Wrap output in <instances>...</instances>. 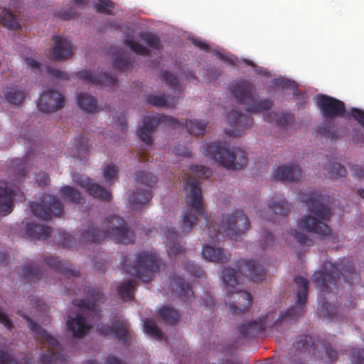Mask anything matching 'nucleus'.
I'll use <instances>...</instances> for the list:
<instances>
[{
	"mask_svg": "<svg viewBox=\"0 0 364 364\" xmlns=\"http://www.w3.org/2000/svg\"><path fill=\"white\" fill-rule=\"evenodd\" d=\"M186 196L187 210L182 215V231L189 233L196 225L198 217L203 218L208 229V235L211 242L218 240L220 232L225 234L232 240H240L245 232L250 228L248 218L242 210L234 211L231 215L223 216L218 228L210 220L203 205L201 188L198 180L188 177L183 181Z\"/></svg>",
	"mask_w": 364,
	"mask_h": 364,
	"instance_id": "f257e3e1",
	"label": "nucleus"
},
{
	"mask_svg": "<svg viewBox=\"0 0 364 364\" xmlns=\"http://www.w3.org/2000/svg\"><path fill=\"white\" fill-rule=\"evenodd\" d=\"M45 263L53 271L60 273L65 279H72L71 283H74L76 279L80 277V272L72 269L66 261L59 260L58 257L53 256L48 257L44 259ZM70 284V287H65V292L68 294H78L81 291L84 294L89 296V299H74L73 304L80 308V313L77 314L75 318H69L66 321V326L68 331L72 332L74 337L82 338L88 331L91 329L92 326L86 321L89 317H92V321L95 318L98 319L100 317V311L97 302L103 301V293L99 288H87L85 287L75 288Z\"/></svg>",
	"mask_w": 364,
	"mask_h": 364,
	"instance_id": "f03ea898",
	"label": "nucleus"
},
{
	"mask_svg": "<svg viewBox=\"0 0 364 364\" xmlns=\"http://www.w3.org/2000/svg\"><path fill=\"white\" fill-rule=\"evenodd\" d=\"M238 270L225 267L222 271V279L226 286V296L229 301V309L234 315L245 312L252 302L251 294L242 291L237 286L240 283V275L254 282L262 281L265 274L263 266L252 259H241L237 262Z\"/></svg>",
	"mask_w": 364,
	"mask_h": 364,
	"instance_id": "7ed1b4c3",
	"label": "nucleus"
},
{
	"mask_svg": "<svg viewBox=\"0 0 364 364\" xmlns=\"http://www.w3.org/2000/svg\"><path fill=\"white\" fill-rule=\"evenodd\" d=\"M294 282L299 289L296 294V305L289 308L277 318L276 311H272L262 316L258 320L242 324L239 327V331L244 338L255 337L263 332L267 327H272L286 318L295 321L303 315L309 290L308 281L304 277L298 276L294 277Z\"/></svg>",
	"mask_w": 364,
	"mask_h": 364,
	"instance_id": "20e7f679",
	"label": "nucleus"
},
{
	"mask_svg": "<svg viewBox=\"0 0 364 364\" xmlns=\"http://www.w3.org/2000/svg\"><path fill=\"white\" fill-rule=\"evenodd\" d=\"M300 201L308 207L307 214L298 222V225L307 232L318 235L320 237H328L331 228L326 224L331 216L329 207L324 204L325 196L318 191L301 193Z\"/></svg>",
	"mask_w": 364,
	"mask_h": 364,
	"instance_id": "39448f33",
	"label": "nucleus"
},
{
	"mask_svg": "<svg viewBox=\"0 0 364 364\" xmlns=\"http://www.w3.org/2000/svg\"><path fill=\"white\" fill-rule=\"evenodd\" d=\"M99 229L93 223L82 228L80 241L82 243H97L109 237L116 242L129 244L134 242V232L124 219L115 215L106 218Z\"/></svg>",
	"mask_w": 364,
	"mask_h": 364,
	"instance_id": "423d86ee",
	"label": "nucleus"
},
{
	"mask_svg": "<svg viewBox=\"0 0 364 364\" xmlns=\"http://www.w3.org/2000/svg\"><path fill=\"white\" fill-rule=\"evenodd\" d=\"M341 278L350 284L360 280L354 264L345 258L340 263L324 262L321 269L314 273L312 282L320 291L330 292L338 289L337 283Z\"/></svg>",
	"mask_w": 364,
	"mask_h": 364,
	"instance_id": "0eeeda50",
	"label": "nucleus"
},
{
	"mask_svg": "<svg viewBox=\"0 0 364 364\" xmlns=\"http://www.w3.org/2000/svg\"><path fill=\"white\" fill-rule=\"evenodd\" d=\"M159 124H164L174 129L185 125L187 132L196 136H203L206 127L205 122L197 120L186 121L184 123L165 114H157L153 117L146 116L144 117L143 125L137 129V135L140 140L147 145H151L153 141L151 135Z\"/></svg>",
	"mask_w": 364,
	"mask_h": 364,
	"instance_id": "6e6552de",
	"label": "nucleus"
},
{
	"mask_svg": "<svg viewBox=\"0 0 364 364\" xmlns=\"http://www.w3.org/2000/svg\"><path fill=\"white\" fill-rule=\"evenodd\" d=\"M17 314L28 321V327L34 333L42 348L46 349L48 351L47 353H43L41 356L40 363L62 364L65 363L66 355L59 342L41 326L32 321L27 315L22 313L21 310H18Z\"/></svg>",
	"mask_w": 364,
	"mask_h": 364,
	"instance_id": "1a4fd4ad",
	"label": "nucleus"
},
{
	"mask_svg": "<svg viewBox=\"0 0 364 364\" xmlns=\"http://www.w3.org/2000/svg\"><path fill=\"white\" fill-rule=\"evenodd\" d=\"M229 145L225 141L207 144L205 155L228 170L240 169L247 164V154L240 148L229 150Z\"/></svg>",
	"mask_w": 364,
	"mask_h": 364,
	"instance_id": "9d476101",
	"label": "nucleus"
},
{
	"mask_svg": "<svg viewBox=\"0 0 364 364\" xmlns=\"http://www.w3.org/2000/svg\"><path fill=\"white\" fill-rule=\"evenodd\" d=\"M230 92L238 103L245 105L247 111L260 113L273 107V101L269 98L256 100L257 95L255 85L247 80H240L231 86Z\"/></svg>",
	"mask_w": 364,
	"mask_h": 364,
	"instance_id": "9b49d317",
	"label": "nucleus"
},
{
	"mask_svg": "<svg viewBox=\"0 0 364 364\" xmlns=\"http://www.w3.org/2000/svg\"><path fill=\"white\" fill-rule=\"evenodd\" d=\"M127 262V259H124L122 263L124 272L145 283L151 282L153 274L159 270L161 265L156 254L149 251L137 253L133 264H129Z\"/></svg>",
	"mask_w": 364,
	"mask_h": 364,
	"instance_id": "f8f14e48",
	"label": "nucleus"
},
{
	"mask_svg": "<svg viewBox=\"0 0 364 364\" xmlns=\"http://www.w3.org/2000/svg\"><path fill=\"white\" fill-rule=\"evenodd\" d=\"M292 349L295 351H304L318 358L323 359V354L327 358L328 362H333L338 358V353L331 346L323 341L321 342H315L311 336L308 335H300L296 337L292 344Z\"/></svg>",
	"mask_w": 364,
	"mask_h": 364,
	"instance_id": "ddd939ff",
	"label": "nucleus"
},
{
	"mask_svg": "<svg viewBox=\"0 0 364 364\" xmlns=\"http://www.w3.org/2000/svg\"><path fill=\"white\" fill-rule=\"evenodd\" d=\"M136 181L146 186L145 189L137 188L136 191L133 192L129 197V203L132 205L133 209H137L142 205L149 203L152 198V192L151 188L154 186L158 178L156 176L144 171H137L135 173Z\"/></svg>",
	"mask_w": 364,
	"mask_h": 364,
	"instance_id": "4468645a",
	"label": "nucleus"
},
{
	"mask_svg": "<svg viewBox=\"0 0 364 364\" xmlns=\"http://www.w3.org/2000/svg\"><path fill=\"white\" fill-rule=\"evenodd\" d=\"M30 209L35 216L46 220L61 216L64 213L62 203L50 195L45 196L41 203H31Z\"/></svg>",
	"mask_w": 364,
	"mask_h": 364,
	"instance_id": "2eb2a0df",
	"label": "nucleus"
},
{
	"mask_svg": "<svg viewBox=\"0 0 364 364\" xmlns=\"http://www.w3.org/2000/svg\"><path fill=\"white\" fill-rule=\"evenodd\" d=\"M268 213L259 210V217L265 219L267 222L279 223L280 220H284L289 215L291 210V205L287 201L283 196H275L267 202Z\"/></svg>",
	"mask_w": 364,
	"mask_h": 364,
	"instance_id": "dca6fc26",
	"label": "nucleus"
},
{
	"mask_svg": "<svg viewBox=\"0 0 364 364\" xmlns=\"http://www.w3.org/2000/svg\"><path fill=\"white\" fill-rule=\"evenodd\" d=\"M96 330L102 336H108L112 334L114 338H117L124 344L128 343L131 333L129 322L121 316L113 317L111 326L100 323L97 326Z\"/></svg>",
	"mask_w": 364,
	"mask_h": 364,
	"instance_id": "f3484780",
	"label": "nucleus"
},
{
	"mask_svg": "<svg viewBox=\"0 0 364 364\" xmlns=\"http://www.w3.org/2000/svg\"><path fill=\"white\" fill-rule=\"evenodd\" d=\"M316 105L323 117L327 120L342 117L346 111L343 101L326 95H318Z\"/></svg>",
	"mask_w": 364,
	"mask_h": 364,
	"instance_id": "a211bd4d",
	"label": "nucleus"
},
{
	"mask_svg": "<svg viewBox=\"0 0 364 364\" xmlns=\"http://www.w3.org/2000/svg\"><path fill=\"white\" fill-rule=\"evenodd\" d=\"M229 126L225 129V134L230 136H240L245 129L250 128L253 119L236 110L230 112L226 117Z\"/></svg>",
	"mask_w": 364,
	"mask_h": 364,
	"instance_id": "6ab92c4d",
	"label": "nucleus"
},
{
	"mask_svg": "<svg viewBox=\"0 0 364 364\" xmlns=\"http://www.w3.org/2000/svg\"><path fill=\"white\" fill-rule=\"evenodd\" d=\"M63 96L53 90H47L40 95L37 102L38 110L44 113H51L64 106Z\"/></svg>",
	"mask_w": 364,
	"mask_h": 364,
	"instance_id": "aec40b11",
	"label": "nucleus"
},
{
	"mask_svg": "<svg viewBox=\"0 0 364 364\" xmlns=\"http://www.w3.org/2000/svg\"><path fill=\"white\" fill-rule=\"evenodd\" d=\"M78 78L83 81L95 85H101L112 87L117 84V79L113 75H109L107 73L90 72L87 70H81L77 73Z\"/></svg>",
	"mask_w": 364,
	"mask_h": 364,
	"instance_id": "412c9836",
	"label": "nucleus"
},
{
	"mask_svg": "<svg viewBox=\"0 0 364 364\" xmlns=\"http://www.w3.org/2000/svg\"><path fill=\"white\" fill-rule=\"evenodd\" d=\"M77 183L93 198L104 201H109L111 200V193L102 186L95 183L92 179L90 178H80L77 180Z\"/></svg>",
	"mask_w": 364,
	"mask_h": 364,
	"instance_id": "4be33fe9",
	"label": "nucleus"
},
{
	"mask_svg": "<svg viewBox=\"0 0 364 364\" xmlns=\"http://www.w3.org/2000/svg\"><path fill=\"white\" fill-rule=\"evenodd\" d=\"M55 46L53 49L51 56L58 61L69 58L73 55V47L71 41L66 38L55 36H53Z\"/></svg>",
	"mask_w": 364,
	"mask_h": 364,
	"instance_id": "5701e85b",
	"label": "nucleus"
},
{
	"mask_svg": "<svg viewBox=\"0 0 364 364\" xmlns=\"http://www.w3.org/2000/svg\"><path fill=\"white\" fill-rule=\"evenodd\" d=\"M170 289L177 296L186 302H190L193 298V291L185 280L176 274L169 277Z\"/></svg>",
	"mask_w": 364,
	"mask_h": 364,
	"instance_id": "b1692460",
	"label": "nucleus"
},
{
	"mask_svg": "<svg viewBox=\"0 0 364 364\" xmlns=\"http://www.w3.org/2000/svg\"><path fill=\"white\" fill-rule=\"evenodd\" d=\"M16 191L4 182H0V214L8 215L13 211Z\"/></svg>",
	"mask_w": 364,
	"mask_h": 364,
	"instance_id": "393cba45",
	"label": "nucleus"
},
{
	"mask_svg": "<svg viewBox=\"0 0 364 364\" xmlns=\"http://www.w3.org/2000/svg\"><path fill=\"white\" fill-rule=\"evenodd\" d=\"M301 177V170L296 164L280 166L273 173L277 180L287 181H298Z\"/></svg>",
	"mask_w": 364,
	"mask_h": 364,
	"instance_id": "a878e982",
	"label": "nucleus"
},
{
	"mask_svg": "<svg viewBox=\"0 0 364 364\" xmlns=\"http://www.w3.org/2000/svg\"><path fill=\"white\" fill-rule=\"evenodd\" d=\"M202 255L206 260L219 264L228 262L230 257L223 248H215L210 245H203Z\"/></svg>",
	"mask_w": 364,
	"mask_h": 364,
	"instance_id": "bb28decb",
	"label": "nucleus"
},
{
	"mask_svg": "<svg viewBox=\"0 0 364 364\" xmlns=\"http://www.w3.org/2000/svg\"><path fill=\"white\" fill-rule=\"evenodd\" d=\"M5 100L10 104L21 105L27 95L26 90L21 85H11L5 88L3 92Z\"/></svg>",
	"mask_w": 364,
	"mask_h": 364,
	"instance_id": "cd10ccee",
	"label": "nucleus"
},
{
	"mask_svg": "<svg viewBox=\"0 0 364 364\" xmlns=\"http://www.w3.org/2000/svg\"><path fill=\"white\" fill-rule=\"evenodd\" d=\"M52 232V228L34 223H28L26 227V235L31 240H46Z\"/></svg>",
	"mask_w": 364,
	"mask_h": 364,
	"instance_id": "c85d7f7f",
	"label": "nucleus"
},
{
	"mask_svg": "<svg viewBox=\"0 0 364 364\" xmlns=\"http://www.w3.org/2000/svg\"><path fill=\"white\" fill-rule=\"evenodd\" d=\"M166 240L169 242L167 250L170 257H176L178 255L184 253L186 250L183 245L178 242V236L173 228H167L164 230Z\"/></svg>",
	"mask_w": 364,
	"mask_h": 364,
	"instance_id": "c756f323",
	"label": "nucleus"
},
{
	"mask_svg": "<svg viewBox=\"0 0 364 364\" xmlns=\"http://www.w3.org/2000/svg\"><path fill=\"white\" fill-rule=\"evenodd\" d=\"M179 100L178 96L171 97L169 95H149L146 98L149 105L156 107H166L169 108L175 107Z\"/></svg>",
	"mask_w": 364,
	"mask_h": 364,
	"instance_id": "7c9ffc66",
	"label": "nucleus"
},
{
	"mask_svg": "<svg viewBox=\"0 0 364 364\" xmlns=\"http://www.w3.org/2000/svg\"><path fill=\"white\" fill-rule=\"evenodd\" d=\"M79 107L87 113H95L100 110L96 99L87 93H80L77 97Z\"/></svg>",
	"mask_w": 364,
	"mask_h": 364,
	"instance_id": "2f4dec72",
	"label": "nucleus"
},
{
	"mask_svg": "<svg viewBox=\"0 0 364 364\" xmlns=\"http://www.w3.org/2000/svg\"><path fill=\"white\" fill-rule=\"evenodd\" d=\"M112 66L114 70L125 71L132 68V62L122 48H118L114 53Z\"/></svg>",
	"mask_w": 364,
	"mask_h": 364,
	"instance_id": "473e14b6",
	"label": "nucleus"
},
{
	"mask_svg": "<svg viewBox=\"0 0 364 364\" xmlns=\"http://www.w3.org/2000/svg\"><path fill=\"white\" fill-rule=\"evenodd\" d=\"M0 23L11 30H16L20 27L18 16L5 7L0 8Z\"/></svg>",
	"mask_w": 364,
	"mask_h": 364,
	"instance_id": "72a5a7b5",
	"label": "nucleus"
},
{
	"mask_svg": "<svg viewBox=\"0 0 364 364\" xmlns=\"http://www.w3.org/2000/svg\"><path fill=\"white\" fill-rule=\"evenodd\" d=\"M333 159V157H331V159H328L325 164L324 168L327 171L328 177L331 179L346 177L347 174L346 168L340 164L332 161Z\"/></svg>",
	"mask_w": 364,
	"mask_h": 364,
	"instance_id": "f704fd0d",
	"label": "nucleus"
},
{
	"mask_svg": "<svg viewBox=\"0 0 364 364\" xmlns=\"http://www.w3.org/2000/svg\"><path fill=\"white\" fill-rule=\"evenodd\" d=\"M136 282L133 279H129L125 282L120 284L117 291L119 298L123 301H131L134 299V289Z\"/></svg>",
	"mask_w": 364,
	"mask_h": 364,
	"instance_id": "c9c22d12",
	"label": "nucleus"
},
{
	"mask_svg": "<svg viewBox=\"0 0 364 364\" xmlns=\"http://www.w3.org/2000/svg\"><path fill=\"white\" fill-rule=\"evenodd\" d=\"M318 313L320 316L327 318L328 321H337L341 320V316L338 314L337 308L327 301H322L321 306L318 309Z\"/></svg>",
	"mask_w": 364,
	"mask_h": 364,
	"instance_id": "e433bc0d",
	"label": "nucleus"
},
{
	"mask_svg": "<svg viewBox=\"0 0 364 364\" xmlns=\"http://www.w3.org/2000/svg\"><path fill=\"white\" fill-rule=\"evenodd\" d=\"M88 139L85 136L80 135L75 139V144H74V153L72 156L82 161L83 159H86L88 155Z\"/></svg>",
	"mask_w": 364,
	"mask_h": 364,
	"instance_id": "4c0bfd02",
	"label": "nucleus"
},
{
	"mask_svg": "<svg viewBox=\"0 0 364 364\" xmlns=\"http://www.w3.org/2000/svg\"><path fill=\"white\" fill-rule=\"evenodd\" d=\"M22 274L25 279L35 282L44 278V274L39 269L36 264L29 261L22 269Z\"/></svg>",
	"mask_w": 364,
	"mask_h": 364,
	"instance_id": "58836bf2",
	"label": "nucleus"
},
{
	"mask_svg": "<svg viewBox=\"0 0 364 364\" xmlns=\"http://www.w3.org/2000/svg\"><path fill=\"white\" fill-rule=\"evenodd\" d=\"M60 194L61 196L67 198L69 201L73 203L82 204L84 203V198L82 196L80 192L70 186H64L61 187L60 189Z\"/></svg>",
	"mask_w": 364,
	"mask_h": 364,
	"instance_id": "ea45409f",
	"label": "nucleus"
},
{
	"mask_svg": "<svg viewBox=\"0 0 364 364\" xmlns=\"http://www.w3.org/2000/svg\"><path fill=\"white\" fill-rule=\"evenodd\" d=\"M159 316L164 321L176 325L179 320V314L176 310L168 306H163L159 311Z\"/></svg>",
	"mask_w": 364,
	"mask_h": 364,
	"instance_id": "a19ab883",
	"label": "nucleus"
},
{
	"mask_svg": "<svg viewBox=\"0 0 364 364\" xmlns=\"http://www.w3.org/2000/svg\"><path fill=\"white\" fill-rule=\"evenodd\" d=\"M144 331L145 333L156 339H161L163 337L162 331L152 319H146L144 321Z\"/></svg>",
	"mask_w": 364,
	"mask_h": 364,
	"instance_id": "79ce46f5",
	"label": "nucleus"
},
{
	"mask_svg": "<svg viewBox=\"0 0 364 364\" xmlns=\"http://www.w3.org/2000/svg\"><path fill=\"white\" fill-rule=\"evenodd\" d=\"M140 38L144 41L147 46L154 50H159L161 48V41L158 36L145 32L140 35Z\"/></svg>",
	"mask_w": 364,
	"mask_h": 364,
	"instance_id": "37998d69",
	"label": "nucleus"
},
{
	"mask_svg": "<svg viewBox=\"0 0 364 364\" xmlns=\"http://www.w3.org/2000/svg\"><path fill=\"white\" fill-rule=\"evenodd\" d=\"M346 353L350 356L351 364H364L363 348L352 346L346 350Z\"/></svg>",
	"mask_w": 364,
	"mask_h": 364,
	"instance_id": "c03bdc74",
	"label": "nucleus"
},
{
	"mask_svg": "<svg viewBox=\"0 0 364 364\" xmlns=\"http://www.w3.org/2000/svg\"><path fill=\"white\" fill-rule=\"evenodd\" d=\"M272 120L278 126H287L291 124L294 121V115L288 112H272Z\"/></svg>",
	"mask_w": 364,
	"mask_h": 364,
	"instance_id": "a18cd8bd",
	"label": "nucleus"
},
{
	"mask_svg": "<svg viewBox=\"0 0 364 364\" xmlns=\"http://www.w3.org/2000/svg\"><path fill=\"white\" fill-rule=\"evenodd\" d=\"M124 44L136 54L146 56L149 55L150 53V51L147 48L144 47V46H142L141 44H140L139 43L136 42L131 38H126L124 41Z\"/></svg>",
	"mask_w": 364,
	"mask_h": 364,
	"instance_id": "49530a36",
	"label": "nucleus"
},
{
	"mask_svg": "<svg viewBox=\"0 0 364 364\" xmlns=\"http://www.w3.org/2000/svg\"><path fill=\"white\" fill-rule=\"evenodd\" d=\"M118 168L114 164H108L103 168V177L105 181L112 185L118 179Z\"/></svg>",
	"mask_w": 364,
	"mask_h": 364,
	"instance_id": "de8ad7c7",
	"label": "nucleus"
},
{
	"mask_svg": "<svg viewBox=\"0 0 364 364\" xmlns=\"http://www.w3.org/2000/svg\"><path fill=\"white\" fill-rule=\"evenodd\" d=\"M28 160V158L27 156L25 157V159H16L13 161V166H17L14 168V176L16 178L21 179L23 178L28 171L27 167V161Z\"/></svg>",
	"mask_w": 364,
	"mask_h": 364,
	"instance_id": "09e8293b",
	"label": "nucleus"
},
{
	"mask_svg": "<svg viewBox=\"0 0 364 364\" xmlns=\"http://www.w3.org/2000/svg\"><path fill=\"white\" fill-rule=\"evenodd\" d=\"M59 241L58 246L65 249H70L74 247L76 244V241L71 235L65 233L63 231L58 232Z\"/></svg>",
	"mask_w": 364,
	"mask_h": 364,
	"instance_id": "8fccbe9b",
	"label": "nucleus"
},
{
	"mask_svg": "<svg viewBox=\"0 0 364 364\" xmlns=\"http://www.w3.org/2000/svg\"><path fill=\"white\" fill-rule=\"evenodd\" d=\"M95 8L99 13L110 14L114 8V4L110 0H96Z\"/></svg>",
	"mask_w": 364,
	"mask_h": 364,
	"instance_id": "3c124183",
	"label": "nucleus"
},
{
	"mask_svg": "<svg viewBox=\"0 0 364 364\" xmlns=\"http://www.w3.org/2000/svg\"><path fill=\"white\" fill-rule=\"evenodd\" d=\"M193 174L201 178H208L211 176V171L204 166L192 165L189 168Z\"/></svg>",
	"mask_w": 364,
	"mask_h": 364,
	"instance_id": "603ef678",
	"label": "nucleus"
},
{
	"mask_svg": "<svg viewBox=\"0 0 364 364\" xmlns=\"http://www.w3.org/2000/svg\"><path fill=\"white\" fill-rule=\"evenodd\" d=\"M162 80L165 82L170 88L173 90L177 89L179 92L181 91V89L178 87V80L175 75L168 71H166L163 73Z\"/></svg>",
	"mask_w": 364,
	"mask_h": 364,
	"instance_id": "864d4df0",
	"label": "nucleus"
},
{
	"mask_svg": "<svg viewBox=\"0 0 364 364\" xmlns=\"http://www.w3.org/2000/svg\"><path fill=\"white\" fill-rule=\"evenodd\" d=\"M290 235H292L301 245L311 246L313 243L312 240L309 239L305 233L299 232L295 229L291 230Z\"/></svg>",
	"mask_w": 364,
	"mask_h": 364,
	"instance_id": "5fc2aeb1",
	"label": "nucleus"
},
{
	"mask_svg": "<svg viewBox=\"0 0 364 364\" xmlns=\"http://www.w3.org/2000/svg\"><path fill=\"white\" fill-rule=\"evenodd\" d=\"M184 269L191 275L200 277L203 274L202 269L192 262H188L184 265Z\"/></svg>",
	"mask_w": 364,
	"mask_h": 364,
	"instance_id": "6e6d98bb",
	"label": "nucleus"
},
{
	"mask_svg": "<svg viewBox=\"0 0 364 364\" xmlns=\"http://www.w3.org/2000/svg\"><path fill=\"white\" fill-rule=\"evenodd\" d=\"M30 304L32 306V308L34 309L36 313L43 315L47 314L48 306L42 300L31 299Z\"/></svg>",
	"mask_w": 364,
	"mask_h": 364,
	"instance_id": "4d7b16f0",
	"label": "nucleus"
},
{
	"mask_svg": "<svg viewBox=\"0 0 364 364\" xmlns=\"http://www.w3.org/2000/svg\"><path fill=\"white\" fill-rule=\"evenodd\" d=\"M0 364H18V363L8 351L0 350Z\"/></svg>",
	"mask_w": 364,
	"mask_h": 364,
	"instance_id": "13d9d810",
	"label": "nucleus"
},
{
	"mask_svg": "<svg viewBox=\"0 0 364 364\" xmlns=\"http://www.w3.org/2000/svg\"><path fill=\"white\" fill-rule=\"evenodd\" d=\"M351 116L356 120L359 124L364 127V111L358 108H352L350 110Z\"/></svg>",
	"mask_w": 364,
	"mask_h": 364,
	"instance_id": "bf43d9fd",
	"label": "nucleus"
},
{
	"mask_svg": "<svg viewBox=\"0 0 364 364\" xmlns=\"http://www.w3.org/2000/svg\"><path fill=\"white\" fill-rule=\"evenodd\" d=\"M316 132L331 139L334 138V133L332 132L331 128L326 124L318 126L316 128Z\"/></svg>",
	"mask_w": 364,
	"mask_h": 364,
	"instance_id": "052dcab7",
	"label": "nucleus"
},
{
	"mask_svg": "<svg viewBox=\"0 0 364 364\" xmlns=\"http://www.w3.org/2000/svg\"><path fill=\"white\" fill-rule=\"evenodd\" d=\"M273 82L276 85L282 88L292 87L295 85L294 81L283 77L275 79Z\"/></svg>",
	"mask_w": 364,
	"mask_h": 364,
	"instance_id": "680f3d73",
	"label": "nucleus"
},
{
	"mask_svg": "<svg viewBox=\"0 0 364 364\" xmlns=\"http://www.w3.org/2000/svg\"><path fill=\"white\" fill-rule=\"evenodd\" d=\"M0 323L3 324L8 330L14 328V324L8 316L0 309Z\"/></svg>",
	"mask_w": 364,
	"mask_h": 364,
	"instance_id": "e2e57ef3",
	"label": "nucleus"
},
{
	"mask_svg": "<svg viewBox=\"0 0 364 364\" xmlns=\"http://www.w3.org/2000/svg\"><path fill=\"white\" fill-rule=\"evenodd\" d=\"M273 240H274L273 235L270 232L264 231L263 232V235H262V239H261L262 247L265 248V247H268L273 242Z\"/></svg>",
	"mask_w": 364,
	"mask_h": 364,
	"instance_id": "0e129e2a",
	"label": "nucleus"
},
{
	"mask_svg": "<svg viewBox=\"0 0 364 364\" xmlns=\"http://www.w3.org/2000/svg\"><path fill=\"white\" fill-rule=\"evenodd\" d=\"M47 72L56 78H68V75L66 73L55 68H48Z\"/></svg>",
	"mask_w": 364,
	"mask_h": 364,
	"instance_id": "69168bd1",
	"label": "nucleus"
},
{
	"mask_svg": "<svg viewBox=\"0 0 364 364\" xmlns=\"http://www.w3.org/2000/svg\"><path fill=\"white\" fill-rule=\"evenodd\" d=\"M36 182L38 183V186H44L48 184V181H50L48 175L46 173H41L36 176Z\"/></svg>",
	"mask_w": 364,
	"mask_h": 364,
	"instance_id": "338daca9",
	"label": "nucleus"
},
{
	"mask_svg": "<svg viewBox=\"0 0 364 364\" xmlns=\"http://www.w3.org/2000/svg\"><path fill=\"white\" fill-rule=\"evenodd\" d=\"M354 176L358 178H364V164L356 165L353 167Z\"/></svg>",
	"mask_w": 364,
	"mask_h": 364,
	"instance_id": "774afa93",
	"label": "nucleus"
}]
</instances>
